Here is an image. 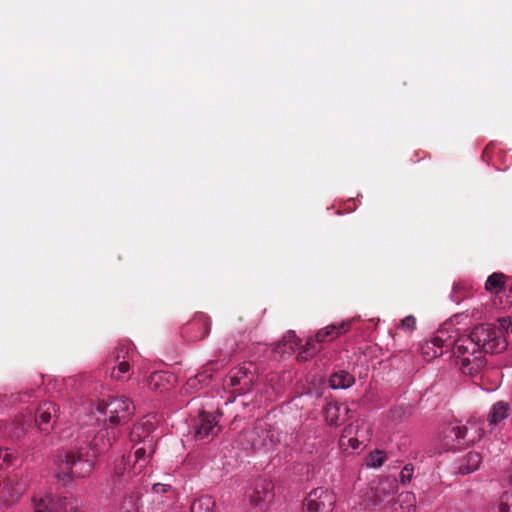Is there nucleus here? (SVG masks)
Instances as JSON below:
<instances>
[{
  "label": "nucleus",
  "instance_id": "aec40b11",
  "mask_svg": "<svg viewBox=\"0 0 512 512\" xmlns=\"http://www.w3.org/2000/svg\"><path fill=\"white\" fill-rule=\"evenodd\" d=\"M358 427V423H352L345 427L339 439V445L342 449L348 450L351 448L352 450H356L360 448L363 442L359 439Z\"/></svg>",
  "mask_w": 512,
  "mask_h": 512
},
{
  "label": "nucleus",
  "instance_id": "412c9836",
  "mask_svg": "<svg viewBox=\"0 0 512 512\" xmlns=\"http://www.w3.org/2000/svg\"><path fill=\"white\" fill-rule=\"evenodd\" d=\"M174 381V376L164 371H155L147 379V386L153 391L168 390Z\"/></svg>",
  "mask_w": 512,
  "mask_h": 512
},
{
  "label": "nucleus",
  "instance_id": "cd10ccee",
  "mask_svg": "<svg viewBox=\"0 0 512 512\" xmlns=\"http://www.w3.org/2000/svg\"><path fill=\"white\" fill-rule=\"evenodd\" d=\"M215 502L210 496H202L191 504V512H213Z\"/></svg>",
  "mask_w": 512,
  "mask_h": 512
},
{
  "label": "nucleus",
  "instance_id": "393cba45",
  "mask_svg": "<svg viewBox=\"0 0 512 512\" xmlns=\"http://www.w3.org/2000/svg\"><path fill=\"white\" fill-rule=\"evenodd\" d=\"M298 344L299 340L296 337L295 332L290 330L283 336L282 340L277 343L275 352L281 355L291 354Z\"/></svg>",
  "mask_w": 512,
  "mask_h": 512
},
{
  "label": "nucleus",
  "instance_id": "f03ea898",
  "mask_svg": "<svg viewBox=\"0 0 512 512\" xmlns=\"http://www.w3.org/2000/svg\"><path fill=\"white\" fill-rule=\"evenodd\" d=\"M97 412L104 416L103 423L96 418L97 424L93 422L94 416H89L88 421L82 427V435L87 440L89 430H94L89 434V440L93 439V435L104 430L107 431L106 439H109L112 445V439H115L118 430L114 426L126 423L133 414V402L126 396H107L97 402Z\"/></svg>",
  "mask_w": 512,
  "mask_h": 512
},
{
  "label": "nucleus",
  "instance_id": "58836bf2",
  "mask_svg": "<svg viewBox=\"0 0 512 512\" xmlns=\"http://www.w3.org/2000/svg\"><path fill=\"white\" fill-rule=\"evenodd\" d=\"M499 324L501 329L506 333L512 330V320L509 317L500 318Z\"/></svg>",
  "mask_w": 512,
  "mask_h": 512
},
{
  "label": "nucleus",
  "instance_id": "f3484780",
  "mask_svg": "<svg viewBox=\"0 0 512 512\" xmlns=\"http://www.w3.org/2000/svg\"><path fill=\"white\" fill-rule=\"evenodd\" d=\"M155 449L152 438L150 439H143L139 446L136 447L134 456H135V463L131 470H128V476L133 473V475L136 474L135 470L139 468V471L148 463L149 459L153 455Z\"/></svg>",
  "mask_w": 512,
  "mask_h": 512
},
{
  "label": "nucleus",
  "instance_id": "c756f323",
  "mask_svg": "<svg viewBox=\"0 0 512 512\" xmlns=\"http://www.w3.org/2000/svg\"><path fill=\"white\" fill-rule=\"evenodd\" d=\"M261 487L263 489V495H260L258 485L255 487L254 490L256 496L253 497L252 501L254 502L255 506H260L262 502L269 501L273 497L271 482L264 481L261 484Z\"/></svg>",
  "mask_w": 512,
  "mask_h": 512
},
{
  "label": "nucleus",
  "instance_id": "bb28decb",
  "mask_svg": "<svg viewBox=\"0 0 512 512\" xmlns=\"http://www.w3.org/2000/svg\"><path fill=\"white\" fill-rule=\"evenodd\" d=\"M387 459L388 456L385 451L376 449L367 454L365 457V465L368 468L376 469L381 467Z\"/></svg>",
  "mask_w": 512,
  "mask_h": 512
},
{
  "label": "nucleus",
  "instance_id": "a19ab883",
  "mask_svg": "<svg viewBox=\"0 0 512 512\" xmlns=\"http://www.w3.org/2000/svg\"><path fill=\"white\" fill-rule=\"evenodd\" d=\"M68 512H84L78 505V502L76 499L70 498L69 504L67 506Z\"/></svg>",
  "mask_w": 512,
  "mask_h": 512
},
{
  "label": "nucleus",
  "instance_id": "e433bc0d",
  "mask_svg": "<svg viewBox=\"0 0 512 512\" xmlns=\"http://www.w3.org/2000/svg\"><path fill=\"white\" fill-rule=\"evenodd\" d=\"M400 327L403 330L408 331V332L413 331L415 329V327H416V319H415V317L412 316V315L406 316L401 321Z\"/></svg>",
  "mask_w": 512,
  "mask_h": 512
},
{
  "label": "nucleus",
  "instance_id": "79ce46f5",
  "mask_svg": "<svg viewBox=\"0 0 512 512\" xmlns=\"http://www.w3.org/2000/svg\"><path fill=\"white\" fill-rule=\"evenodd\" d=\"M283 389H284V387L280 384L271 385L272 392H271V394H269L268 399L272 400L273 396H278L283 391Z\"/></svg>",
  "mask_w": 512,
  "mask_h": 512
},
{
  "label": "nucleus",
  "instance_id": "f8f14e48",
  "mask_svg": "<svg viewBox=\"0 0 512 512\" xmlns=\"http://www.w3.org/2000/svg\"><path fill=\"white\" fill-rule=\"evenodd\" d=\"M70 498L38 494L32 498L33 512H66Z\"/></svg>",
  "mask_w": 512,
  "mask_h": 512
},
{
  "label": "nucleus",
  "instance_id": "f257e3e1",
  "mask_svg": "<svg viewBox=\"0 0 512 512\" xmlns=\"http://www.w3.org/2000/svg\"><path fill=\"white\" fill-rule=\"evenodd\" d=\"M94 430H89L88 435ZM107 431H100L93 435V439H82L70 447L61 448L55 455V463L63 470L57 474V478L64 485L72 482L73 477L85 478L93 471L96 458L111 447L109 439H106Z\"/></svg>",
  "mask_w": 512,
  "mask_h": 512
},
{
  "label": "nucleus",
  "instance_id": "4be33fe9",
  "mask_svg": "<svg viewBox=\"0 0 512 512\" xmlns=\"http://www.w3.org/2000/svg\"><path fill=\"white\" fill-rule=\"evenodd\" d=\"M510 405L504 401H498L492 405L487 421L489 426H498L510 415Z\"/></svg>",
  "mask_w": 512,
  "mask_h": 512
},
{
  "label": "nucleus",
  "instance_id": "de8ad7c7",
  "mask_svg": "<svg viewBox=\"0 0 512 512\" xmlns=\"http://www.w3.org/2000/svg\"><path fill=\"white\" fill-rule=\"evenodd\" d=\"M461 512H472L471 510H464V511H461Z\"/></svg>",
  "mask_w": 512,
  "mask_h": 512
},
{
  "label": "nucleus",
  "instance_id": "39448f33",
  "mask_svg": "<svg viewBox=\"0 0 512 512\" xmlns=\"http://www.w3.org/2000/svg\"><path fill=\"white\" fill-rule=\"evenodd\" d=\"M469 335L484 353H499L507 346L501 332L490 324L476 326Z\"/></svg>",
  "mask_w": 512,
  "mask_h": 512
},
{
  "label": "nucleus",
  "instance_id": "a211bd4d",
  "mask_svg": "<svg viewBox=\"0 0 512 512\" xmlns=\"http://www.w3.org/2000/svg\"><path fill=\"white\" fill-rule=\"evenodd\" d=\"M353 321L354 319H347L340 324H331L320 329L315 335V341L320 344L341 336L351 329Z\"/></svg>",
  "mask_w": 512,
  "mask_h": 512
},
{
  "label": "nucleus",
  "instance_id": "0eeeda50",
  "mask_svg": "<svg viewBox=\"0 0 512 512\" xmlns=\"http://www.w3.org/2000/svg\"><path fill=\"white\" fill-rule=\"evenodd\" d=\"M220 413L201 411L193 424L194 438L199 441H210L216 437L221 428L219 426Z\"/></svg>",
  "mask_w": 512,
  "mask_h": 512
},
{
  "label": "nucleus",
  "instance_id": "1a4fd4ad",
  "mask_svg": "<svg viewBox=\"0 0 512 512\" xmlns=\"http://www.w3.org/2000/svg\"><path fill=\"white\" fill-rule=\"evenodd\" d=\"M335 503L336 496L333 491L318 487L307 495L304 507L307 512H331Z\"/></svg>",
  "mask_w": 512,
  "mask_h": 512
},
{
  "label": "nucleus",
  "instance_id": "4c0bfd02",
  "mask_svg": "<svg viewBox=\"0 0 512 512\" xmlns=\"http://www.w3.org/2000/svg\"><path fill=\"white\" fill-rule=\"evenodd\" d=\"M152 491L156 494L168 493L172 491V487L169 484L155 483L152 485Z\"/></svg>",
  "mask_w": 512,
  "mask_h": 512
},
{
  "label": "nucleus",
  "instance_id": "7ed1b4c3",
  "mask_svg": "<svg viewBox=\"0 0 512 512\" xmlns=\"http://www.w3.org/2000/svg\"><path fill=\"white\" fill-rule=\"evenodd\" d=\"M58 410L56 404L45 401L39 405L35 415L30 411L20 419L13 421L6 427V433L12 438L19 439L26 433L32 422H35L41 431L48 432L49 429L53 427L51 420L58 417Z\"/></svg>",
  "mask_w": 512,
  "mask_h": 512
},
{
  "label": "nucleus",
  "instance_id": "37998d69",
  "mask_svg": "<svg viewBox=\"0 0 512 512\" xmlns=\"http://www.w3.org/2000/svg\"><path fill=\"white\" fill-rule=\"evenodd\" d=\"M510 510V507L507 503H503L501 502L498 506V511L499 512H509Z\"/></svg>",
  "mask_w": 512,
  "mask_h": 512
},
{
  "label": "nucleus",
  "instance_id": "c85d7f7f",
  "mask_svg": "<svg viewBox=\"0 0 512 512\" xmlns=\"http://www.w3.org/2000/svg\"><path fill=\"white\" fill-rule=\"evenodd\" d=\"M505 275L503 273L491 274L485 283V289L491 293H498L504 286Z\"/></svg>",
  "mask_w": 512,
  "mask_h": 512
},
{
  "label": "nucleus",
  "instance_id": "ddd939ff",
  "mask_svg": "<svg viewBox=\"0 0 512 512\" xmlns=\"http://www.w3.org/2000/svg\"><path fill=\"white\" fill-rule=\"evenodd\" d=\"M210 320L203 314L198 313L182 329L183 336L189 341H199L205 338L210 332Z\"/></svg>",
  "mask_w": 512,
  "mask_h": 512
},
{
  "label": "nucleus",
  "instance_id": "a18cd8bd",
  "mask_svg": "<svg viewBox=\"0 0 512 512\" xmlns=\"http://www.w3.org/2000/svg\"><path fill=\"white\" fill-rule=\"evenodd\" d=\"M136 429H137V428H134V430H133V431H132V433H131V440H132V441H134V440H135V439H134V435H135V433H136Z\"/></svg>",
  "mask_w": 512,
  "mask_h": 512
},
{
  "label": "nucleus",
  "instance_id": "f704fd0d",
  "mask_svg": "<svg viewBox=\"0 0 512 512\" xmlns=\"http://www.w3.org/2000/svg\"><path fill=\"white\" fill-rule=\"evenodd\" d=\"M414 473V466L412 464H406L400 472L399 478L403 485H407L412 480Z\"/></svg>",
  "mask_w": 512,
  "mask_h": 512
},
{
  "label": "nucleus",
  "instance_id": "ea45409f",
  "mask_svg": "<svg viewBox=\"0 0 512 512\" xmlns=\"http://www.w3.org/2000/svg\"><path fill=\"white\" fill-rule=\"evenodd\" d=\"M121 512H139L135 502H125L121 506Z\"/></svg>",
  "mask_w": 512,
  "mask_h": 512
},
{
  "label": "nucleus",
  "instance_id": "49530a36",
  "mask_svg": "<svg viewBox=\"0 0 512 512\" xmlns=\"http://www.w3.org/2000/svg\"><path fill=\"white\" fill-rule=\"evenodd\" d=\"M509 293L512 294V285L509 288Z\"/></svg>",
  "mask_w": 512,
  "mask_h": 512
},
{
  "label": "nucleus",
  "instance_id": "9b49d317",
  "mask_svg": "<svg viewBox=\"0 0 512 512\" xmlns=\"http://www.w3.org/2000/svg\"><path fill=\"white\" fill-rule=\"evenodd\" d=\"M467 429L458 424H449L442 432V448L446 451L461 449L475 439L466 440Z\"/></svg>",
  "mask_w": 512,
  "mask_h": 512
},
{
  "label": "nucleus",
  "instance_id": "7c9ffc66",
  "mask_svg": "<svg viewBox=\"0 0 512 512\" xmlns=\"http://www.w3.org/2000/svg\"><path fill=\"white\" fill-rule=\"evenodd\" d=\"M17 459V452L12 448L0 447V469L11 466Z\"/></svg>",
  "mask_w": 512,
  "mask_h": 512
},
{
  "label": "nucleus",
  "instance_id": "c9c22d12",
  "mask_svg": "<svg viewBox=\"0 0 512 512\" xmlns=\"http://www.w3.org/2000/svg\"><path fill=\"white\" fill-rule=\"evenodd\" d=\"M35 394H36V390H34V389L25 391L23 393L11 394V398H12L11 403H15V402H22V403H24V402H27V401H29L30 398L34 397Z\"/></svg>",
  "mask_w": 512,
  "mask_h": 512
},
{
  "label": "nucleus",
  "instance_id": "473e14b6",
  "mask_svg": "<svg viewBox=\"0 0 512 512\" xmlns=\"http://www.w3.org/2000/svg\"><path fill=\"white\" fill-rule=\"evenodd\" d=\"M316 343H317L316 341L309 339L306 342L303 349L299 352V354L297 356L298 359L300 361H306L309 358H312L319 351V347L317 346Z\"/></svg>",
  "mask_w": 512,
  "mask_h": 512
},
{
  "label": "nucleus",
  "instance_id": "423d86ee",
  "mask_svg": "<svg viewBox=\"0 0 512 512\" xmlns=\"http://www.w3.org/2000/svg\"><path fill=\"white\" fill-rule=\"evenodd\" d=\"M133 348L129 342H122L109 356V362L114 363L111 377L117 380H125L130 377V360L133 358Z\"/></svg>",
  "mask_w": 512,
  "mask_h": 512
},
{
  "label": "nucleus",
  "instance_id": "dca6fc26",
  "mask_svg": "<svg viewBox=\"0 0 512 512\" xmlns=\"http://www.w3.org/2000/svg\"><path fill=\"white\" fill-rule=\"evenodd\" d=\"M398 492V483L395 478L385 477L378 481L373 489L374 504H382L393 500V496Z\"/></svg>",
  "mask_w": 512,
  "mask_h": 512
},
{
  "label": "nucleus",
  "instance_id": "2f4dec72",
  "mask_svg": "<svg viewBox=\"0 0 512 512\" xmlns=\"http://www.w3.org/2000/svg\"><path fill=\"white\" fill-rule=\"evenodd\" d=\"M468 292H469L468 284L462 283V282L456 283L453 286L452 292L450 294V299L453 302L458 304L464 299V297H466Z\"/></svg>",
  "mask_w": 512,
  "mask_h": 512
},
{
  "label": "nucleus",
  "instance_id": "c03bdc74",
  "mask_svg": "<svg viewBox=\"0 0 512 512\" xmlns=\"http://www.w3.org/2000/svg\"><path fill=\"white\" fill-rule=\"evenodd\" d=\"M277 378L276 374H272L269 378V382L272 383Z\"/></svg>",
  "mask_w": 512,
  "mask_h": 512
},
{
  "label": "nucleus",
  "instance_id": "b1692460",
  "mask_svg": "<svg viewBox=\"0 0 512 512\" xmlns=\"http://www.w3.org/2000/svg\"><path fill=\"white\" fill-rule=\"evenodd\" d=\"M481 455L477 452H469L458 461V472L462 475L470 474L478 469L481 463Z\"/></svg>",
  "mask_w": 512,
  "mask_h": 512
},
{
  "label": "nucleus",
  "instance_id": "72a5a7b5",
  "mask_svg": "<svg viewBox=\"0 0 512 512\" xmlns=\"http://www.w3.org/2000/svg\"><path fill=\"white\" fill-rule=\"evenodd\" d=\"M113 475L114 477H122L125 475L127 470V463L125 456H122L120 459H116L113 463Z\"/></svg>",
  "mask_w": 512,
  "mask_h": 512
},
{
  "label": "nucleus",
  "instance_id": "6ab92c4d",
  "mask_svg": "<svg viewBox=\"0 0 512 512\" xmlns=\"http://www.w3.org/2000/svg\"><path fill=\"white\" fill-rule=\"evenodd\" d=\"M349 408L344 403L331 402L324 408V417L329 425H341L347 419Z\"/></svg>",
  "mask_w": 512,
  "mask_h": 512
},
{
  "label": "nucleus",
  "instance_id": "20e7f679",
  "mask_svg": "<svg viewBox=\"0 0 512 512\" xmlns=\"http://www.w3.org/2000/svg\"><path fill=\"white\" fill-rule=\"evenodd\" d=\"M255 381V367L251 362L243 363L230 370L224 380V387L235 397L249 392Z\"/></svg>",
  "mask_w": 512,
  "mask_h": 512
},
{
  "label": "nucleus",
  "instance_id": "2eb2a0df",
  "mask_svg": "<svg viewBox=\"0 0 512 512\" xmlns=\"http://www.w3.org/2000/svg\"><path fill=\"white\" fill-rule=\"evenodd\" d=\"M219 363L212 361L206 364L203 371L187 380L183 386V391L192 394L207 386L212 378V372L218 369Z\"/></svg>",
  "mask_w": 512,
  "mask_h": 512
},
{
  "label": "nucleus",
  "instance_id": "9d476101",
  "mask_svg": "<svg viewBox=\"0 0 512 512\" xmlns=\"http://www.w3.org/2000/svg\"><path fill=\"white\" fill-rule=\"evenodd\" d=\"M451 345L452 343L449 342L447 329L440 328L432 339L421 345V355L425 360L430 361L441 356L444 348L448 349Z\"/></svg>",
  "mask_w": 512,
  "mask_h": 512
},
{
  "label": "nucleus",
  "instance_id": "5701e85b",
  "mask_svg": "<svg viewBox=\"0 0 512 512\" xmlns=\"http://www.w3.org/2000/svg\"><path fill=\"white\" fill-rule=\"evenodd\" d=\"M448 337L449 342L452 343L451 347H453V353L457 360L465 354L472 352L471 350L477 349L478 344L474 342L470 335H462L456 340H452V337L449 335Z\"/></svg>",
  "mask_w": 512,
  "mask_h": 512
},
{
  "label": "nucleus",
  "instance_id": "4468645a",
  "mask_svg": "<svg viewBox=\"0 0 512 512\" xmlns=\"http://www.w3.org/2000/svg\"><path fill=\"white\" fill-rule=\"evenodd\" d=\"M463 357L457 360L460 370L463 374L475 376L482 371L486 364L484 352L477 346V349L471 350Z\"/></svg>",
  "mask_w": 512,
  "mask_h": 512
},
{
  "label": "nucleus",
  "instance_id": "6e6552de",
  "mask_svg": "<svg viewBox=\"0 0 512 512\" xmlns=\"http://www.w3.org/2000/svg\"><path fill=\"white\" fill-rule=\"evenodd\" d=\"M238 445L245 451L260 449L272 442L270 432L262 423L256 424L250 429L244 430L237 439Z\"/></svg>",
  "mask_w": 512,
  "mask_h": 512
},
{
  "label": "nucleus",
  "instance_id": "a878e982",
  "mask_svg": "<svg viewBox=\"0 0 512 512\" xmlns=\"http://www.w3.org/2000/svg\"><path fill=\"white\" fill-rule=\"evenodd\" d=\"M354 382V376L343 370L333 373L329 380L332 389H347L351 387Z\"/></svg>",
  "mask_w": 512,
  "mask_h": 512
}]
</instances>
